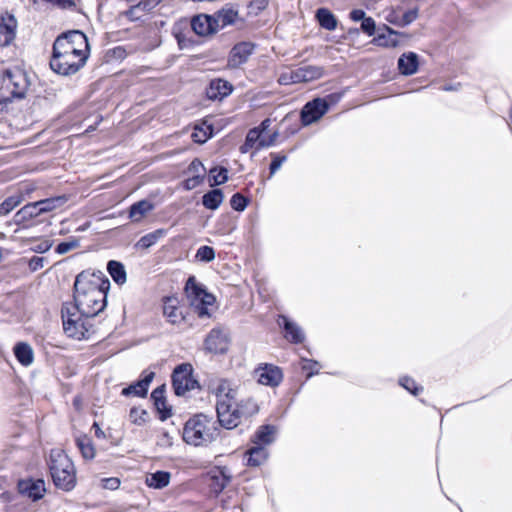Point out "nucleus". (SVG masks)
I'll return each mask as SVG.
<instances>
[{
  "instance_id": "obj_6",
  "label": "nucleus",
  "mask_w": 512,
  "mask_h": 512,
  "mask_svg": "<svg viewBox=\"0 0 512 512\" xmlns=\"http://www.w3.org/2000/svg\"><path fill=\"white\" fill-rule=\"evenodd\" d=\"M171 381L176 396H183L186 392L199 387L198 381L193 377V367L190 363L178 364L172 372Z\"/></svg>"
},
{
  "instance_id": "obj_24",
  "label": "nucleus",
  "mask_w": 512,
  "mask_h": 512,
  "mask_svg": "<svg viewBox=\"0 0 512 512\" xmlns=\"http://www.w3.org/2000/svg\"><path fill=\"white\" fill-rule=\"evenodd\" d=\"M64 333L73 339L82 340L87 338L89 328L85 325L86 322H62ZM91 327V323L87 322Z\"/></svg>"
},
{
  "instance_id": "obj_36",
  "label": "nucleus",
  "mask_w": 512,
  "mask_h": 512,
  "mask_svg": "<svg viewBox=\"0 0 512 512\" xmlns=\"http://www.w3.org/2000/svg\"><path fill=\"white\" fill-rule=\"evenodd\" d=\"M224 194L221 189H213L202 197V203L205 208L216 210L223 202Z\"/></svg>"
},
{
  "instance_id": "obj_49",
  "label": "nucleus",
  "mask_w": 512,
  "mask_h": 512,
  "mask_svg": "<svg viewBox=\"0 0 512 512\" xmlns=\"http://www.w3.org/2000/svg\"><path fill=\"white\" fill-rule=\"evenodd\" d=\"M195 257L202 262H211L215 258V251L210 246H201L198 248Z\"/></svg>"
},
{
  "instance_id": "obj_62",
  "label": "nucleus",
  "mask_w": 512,
  "mask_h": 512,
  "mask_svg": "<svg viewBox=\"0 0 512 512\" xmlns=\"http://www.w3.org/2000/svg\"><path fill=\"white\" fill-rule=\"evenodd\" d=\"M236 395H237L236 390L230 385L229 390H227L225 392V397L223 398V400L227 401L228 403H232L234 405L236 403L235 402Z\"/></svg>"
},
{
  "instance_id": "obj_27",
  "label": "nucleus",
  "mask_w": 512,
  "mask_h": 512,
  "mask_svg": "<svg viewBox=\"0 0 512 512\" xmlns=\"http://www.w3.org/2000/svg\"><path fill=\"white\" fill-rule=\"evenodd\" d=\"M382 30L383 32L379 33L373 40L377 45L383 47H396L399 45V36L401 33L386 25H384Z\"/></svg>"
},
{
  "instance_id": "obj_32",
  "label": "nucleus",
  "mask_w": 512,
  "mask_h": 512,
  "mask_svg": "<svg viewBox=\"0 0 512 512\" xmlns=\"http://www.w3.org/2000/svg\"><path fill=\"white\" fill-rule=\"evenodd\" d=\"M170 478V472L157 470L146 477V484L153 489H163L169 485Z\"/></svg>"
},
{
  "instance_id": "obj_48",
  "label": "nucleus",
  "mask_w": 512,
  "mask_h": 512,
  "mask_svg": "<svg viewBox=\"0 0 512 512\" xmlns=\"http://www.w3.org/2000/svg\"><path fill=\"white\" fill-rule=\"evenodd\" d=\"M187 174L191 177L198 176V179H204L205 167L199 159H194L187 169Z\"/></svg>"
},
{
  "instance_id": "obj_19",
  "label": "nucleus",
  "mask_w": 512,
  "mask_h": 512,
  "mask_svg": "<svg viewBox=\"0 0 512 512\" xmlns=\"http://www.w3.org/2000/svg\"><path fill=\"white\" fill-rule=\"evenodd\" d=\"M276 432L277 428L273 424L261 425L251 438V443L266 448L275 441Z\"/></svg>"
},
{
  "instance_id": "obj_44",
  "label": "nucleus",
  "mask_w": 512,
  "mask_h": 512,
  "mask_svg": "<svg viewBox=\"0 0 512 512\" xmlns=\"http://www.w3.org/2000/svg\"><path fill=\"white\" fill-rule=\"evenodd\" d=\"M131 52L132 49L127 50V48L124 46L113 47L106 51L105 61L110 62L113 60H123Z\"/></svg>"
},
{
  "instance_id": "obj_58",
  "label": "nucleus",
  "mask_w": 512,
  "mask_h": 512,
  "mask_svg": "<svg viewBox=\"0 0 512 512\" xmlns=\"http://www.w3.org/2000/svg\"><path fill=\"white\" fill-rule=\"evenodd\" d=\"M76 247H78L77 241L62 242L57 245L56 252L58 254H65V253L75 249Z\"/></svg>"
},
{
  "instance_id": "obj_54",
  "label": "nucleus",
  "mask_w": 512,
  "mask_h": 512,
  "mask_svg": "<svg viewBox=\"0 0 512 512\" xmlns=\"http://www.w3.org/2000/svg\"><path fill=\"white\" fill-rule=\"evenodd\" d=\"M121 481L118 477H107L100 479L99 485L108 490H116L119 488Z\"/></svg>"
},
{
  "instance_id": "obj_15",
  "label": "nucleus",
  "mask_w": 512,
  "mask_h": 512,
  "mask_svg": "<svg viewBox=\"0 0 512 512\" xmlns=\"http://www.w3.org/2000/svg\"><path fill=\"white\" fill-rule=\"evenodd\" d=\"M17 21L8 13H0V46L11 44L16 35Z\"/></svg>"
},
{
  "instance_id": "obj_25",
  "label": "nucleus",
  "mask_w": 512,
  "mask_h": 512,
  "mask_svg": "<svg viewBox=\"0 0 512 512\" xmlns=\"http://www.w3.org/2000/svg\"><path fill=\"white\" fill-rule=\"evenodd\" d=\"M418 55L414 52L404 53L398 59V69L403 75H413L418 70Z\"/></svg>"
},
{
  "instance_id": "obj_59",
  "label": "nucleus",
  "mask_w": 512,
  "mask_h": 512,
  "mask_svg": "<svg viewBox=\"0 0 512 512\" xmlns=\"http://www.w3.org/2000/svg\"><path fill=\"white\" fill-rule=\"evenodd\" d=\"M278 82L281 85H290V84L297 83L296 79H294V72H293V70L289 71V72L282 73L279 76Z\"/></svg>"
},
{
  "instance_id": "obj_5",
  "label": "nucleus",
  "mask_w": 512,
  "mask_h": 512,
  "mask_svg": "<svg viewBox=\"0 0 512 512\" xmlns=\"http://www.w3.org/2000/svg\"><path fill=\"white\" fill-rule=\"evenodd\" d=\"M49 469L54 484L65 491L74 488L76 482L75 468L70 458L60 449L50 453Z\"/></svg>"
},
{
  "instance_id": "obj_11",
  "label": "nucleus",
  "mask_w": 512,
  "mask_h": 512,
  "mask_svg": "<svg viewBox=\"0 0 512 512\" xmlns=\"http://www.w3.org/2000/svg\"><path fill=\"white\" fill-rule=\"evenodd\" d=\"M216 414L219 426L227 430L236 428L241 420L234 405L223 399L217 400Z\"/></svg>"
},
{
  "instance_id": "obj_20",
  "label": "nucleus",
  "mask_w": 512,
  "mask_h": 512,
  "mask_svg": "<svg viewBox=\"0 0 512 512\" xmlns=\"http://www.w3.org/2000/svg\"><path fill=\"white\" fill-rule=\"evenodd\" d=\"M281 334L291 344H300L305 340V332L296 322H278Z\"/></svg>"
},
{
  "instance_id": "obj_52",
  "label": "nucleus",
  "mask_w": 512,
  "mask_h": 512,
  "mask_svg": "<svg viewBox=\"0 0 512 512\" xmlns=\"http://www.w3.org/2000/svg\"><path fill=\"white\" fill-rule=\"evenodd\" d=\"M230 385L231 382L227 379H220L218 381L217 386L213 389V393L216 395L217 400L225 397V392L229 390Z\"/></svg>"
},
{
  "instance_id": "obj_42",
  "label": "nucleus",
  "mask_w": 512,
  "mask_h": 512,
  "mask_svg": "<svg viewBox=\"0 0 512 512\" xmlns=\"http://www.w3.org/2000/svg\"><path fill=\"white\" fill-rule=\"evenodd\" d=\"M228 180V170L225 167H214L209 171L210 186H218Z\"/></svg>"
},
{
  "instance_id": "obj_56",
  "label": "nucleus",
  "mask_w": 512,
  "mask_h": 512,
  "mask_svg": "<svg viewBox=\"0 0 512 512\" xmlns=\"http://www.w3.org/2000/svg\"><path fill=\"white\" fill-rule=\"evenodd\" d=\"M98 291L104 293V295H107V292L110 288V281L109 279L104 275L102 274V277H99L98 276ZM104 304L103 306H105L106 304V296H104V300H103ZM104 307H101V309H98V313L103 309Z\"/></svg>"
},
{
  "instance_id": "obj_34",
  "label": "nucleus",
  "mask_w": 512,
  "mask_h": 512,
  "mask_svg": "<svg viewBox=\"0 0 512 512\" xmlns=\"http://www.w3.org/2000/svg\"><path fill=\"white\" fill-rule=\"evenodd\" d=\"M236 413H238L240 419L241 418H249L258 413L259 407L257 403L251 399H243L240 402L235 403Z\"/></svg>"
},
{
  "instance_id": "obj_57",
  "label": "nucleus",
  "mask_w": 512,
  "mask_h": 512,
  "mask_svg": "<svg viewBox=\"0 0 512 512\" xmlns=\"http://www.w3.org/2000/svg\"><path fill=\"white\" fill-rule=\"evenodd\" d=\"M361 29L369 36L375 34L376 24L373 18L366 17L361 23Z\"/></svg>"
},
{
  "instance_id": "obj_23",
  "label": "nucleus",
  "mask_w": 512,
  "mask_h": 512,
  "mask_svg": "<svg viewBox=\"0 0 512 512\" xmlns=\"http://www.w3.org/2000/svg\"><path fill=\"white\" fill-rule=\"evenodd\" d=\"M212 17L214 25L217 28V31H219L236 22L238 19V11L231 7H225L214 13Z\"/></svg>"
},
{
  "instance_id": "obj_53",
  "label": "nucleus",
  "mask_w": 512,
  "mask_h": 512,
  "mask_svg": "<svg viewBox=\"0 0 512 512\" xmlns=\"http://www.w3.org/2000/svg\"><path fill=\"white\" fill-rule=\"evenodd\" d=\"M272 162L270 164V177L274 175L282 166V164L287 160L285 155H279L272 153Z\"/></svg>"
},
{
  "instance_id": "obj_7",
  "label": "nucleus",
  "mask_w": 512,
  "mask_h": 512,
  "mask_svg": "<svg viewBox=\"0 0 512 512\" xmlns=\"http://www.w3.org/2000/svg\"><path fill=\"white\" fill-rule=\"evenodd\" d=\"M3 83L14 98H23L29 87V80L24 70L20 68L7 69L4 73Z\"/></svg>"
},
{
  "instance_id": "obj_38",
  "label": "nucleus",
  "mask_w": 512,
  "mask_h": 512,
  "mask_svg": "<svg viewBox=\"0 0 512 512\" xmlns=\"http://www.w3.org/2000/svg\"><path fill=\"white\" fill-rule=\"evenodd\" d=\"M67 201L65 196H58L54 198H47L44 200L36 201V205L39 207L41 214L50 212L63 206Z\"/></svg>"
},
{
  "instance_id": "obj_63",
  "label": "nucleus",
  "mask_w": 512,
  "mask_h": 512,
  "mask_svg": "<svg viewBox=\"0 0 512 512\" xmlns=\"http://www.w3.org/2000/svg\"><path fill=\"white\" fill-rule=\"evenodd\" d=\"M365 12L361 9H355L350 12V18L357 22V21H363L366 16Z\"/></svg>"
},
{
  "instance_id": "obj_16",
  "label": "nucleus",
  "mask_w": 512,
  "mask_h": 512,
  "mask_svg": "<svg viewBox=\"0 0 512 512\" xmlns=\"http://www.w3.org/2000/svg\"><path fill=\"white\" fill-rule=\"evenodd\" d=\"M18 491L22 496L28 497L33 501L43 497L45 484L41 479H24L18 482Z\"/></svg>"
},
{
  "instance_id": "obj_46",
  "label": "nucleus",
  "mask_w": 512,
  "mask_h": 512,
  "mask_svg": "<svg viewBox=\"0 0 512 512\" xmlns=\"http://www.w3.org/2000/svg\"><path fill=\"white\" fill-rule=\"evenodd\" d=\"M129 419L133 424L141 426L148 421V412L145 409L132 407L129 411Z\"/></svg>"
},
{
  "instance_id": "obj_41",
  "label": "nucleus",
  "mask_w": 512,
  "mask_h": 512,
  "mask_svg": "<svg viewBox=\"0 0 512 512\" xmlns=\"http://www.w3.org/2000/svg\"><path fill=\"white\" fill-rule=\"evenodd\" d=\"M38 205H36V202L29 203L22 207L15 215L17 218V221H26L32 218H35L41 214L39 211Z\"/></svg>"
},
{
  "instance_id": "obj_40",
  "label": "nucleus",
  "mask_w": 512,
  "mask_h": 512,
  "mask_svg": "<svg viewBox=\"0 0 512 512\" xmlns=\"http://www.w3.org/2000/svg\"><path fill=\"white\" fill-rule=\"evenodd\" d=\"M165 235V230L158 229L154 232L142 236L137 242L136 246L141 249H148L153 246L160 238Z\"/></svg>"
},
{
  "instance_id": "obj_13",
  "label": "nucleus",
  "mask_w": 512,
  "mask_h": 512,
  "mask_svg": "<svg viewBox=\"0 0 512 512\" xmlns=\"http://www.w3.org/2000/svg\"><path fill=\"white\" fill-rule=\"evenodd\" d=\"M232 479V476L227 467H217L211 471L208 476V487L209 491L215 497H218L223 490L228 486Z\"/></svg>"
},
{
  "instance_id": "obj_60",
  "label": "nucleus",
  "mask_w": 512,
  "mask_h": 512,
  "mask_svg": "<svg viewBox=\"0 0 512 512\" xmlns=\"http://www.w3.org/2000/svg\"><path fill=\"white\" fill-rule=\"evenodd\" d=\"M45 258L39 256H33L29 261V268L35 272L44 267Z\"/></svg>"
},
{
  "instance_id": "obj_35",
  "label": "nucleus",
  "mask_w": 512,
  "mask_h": 512,
  "mask_svg": "<svg viewBox=\"0 0 512 512\" xmlns=\"http://www.w3.org/2000/svg\"><path fill=\"white\" fill-rule=\"evenodd\" d=\"M107 270L114 282L118 285H122L126 282V270L121 262L115 260L109 261L107 264Z\"/></svg>"
},
{
  "instance_id": "obj_30",
  "label": "nucleus",
  "mask_w": 512,
  "mask_h": 512,
  "mask_svg": "<svg viewBox=\"0 0 512 512\" xmlns=\"http://www.w3.org/2000/svg\"><path fill=\"white\" fill-rule=\"evenodd\" d=\"M76 444L82 455L86 460H92L95 457V447L91 436L80 434L76 436Z\"/></svg>"
},
{
  "instance_id": "obj_9",
  "label": "nucleus",
  "mask_w": 512,
  "mask_h": 512,
  "mask_svg": "<svg viewBox=\"0 0 512 512\" xmlns=\"http://www.w3.org/2000/svg\"><path fill=\"white\" fill-rule=\"evenodd\" d=\"M155 378V372L145 369L141 372L139 379L131 382L121 390V396L146 398L149 387Z\"/></svg>"
},
{
  "instance_id": "obj_28",
  "label": "nucleus",
  "mask_w": 512,
  "mask_h": 512,
  "mask_svg": "<svg viewBox=\"0 0 512 512\" xmlns=\"http://www.w3.org/2000/svg\"><path fill=\"white\" fill-rule=\"evenodd\" d=\"M157 4L156 0H145V2H135L131 8L125 12V15L131 20H140Z\"/></svg>"
},
{
  "instance_id": "obj_33",
  "label": "nucleus",
  "mask_w": 512,
  "mask_h": 512,
  "mask_svg": "<svg viewBox=\"0 0 512 512\" xmlns=\"http://www.w3.org/2000/svg\"><path fill=\"white\" fill-rule=\"evenodd\" d=\"M315 17L322 28L328 31H333L337 28L338 21L334 14L329 9H317Z\"/></svg>"
},
{
  "instance_id": "obj_14",
  "label": "nucleus",
  "mask_w": 512,
  "mask_h": 512,
  "mask_svg": "<svg viewBox=\"0 0 512 512\" xmlns=\"http://www.w3.org/2000/svg\"><path fill=\"white\" fill-rule=\"evenodd\" d=\"M151 401L161 421H166L173 414L172 406L167 403L166 399V385L162 384L156 387L151 395Z\"/></svg>"
},
{
  "instance_id": "obj_50",
  "label": "nucleus",
  "mask_w": 512,
  "mask_h": 512,
  "mask_svg": "<svg viewBox=\"0 0 512 512\" xmlns=\"http://www.w3.org/2000/svg\"><path fill=\"white\" fill-rule=\"evenodd\" d=\"M278 137V132L275 131L270 135H266L264 132H260L259 144H257V151L274 145Z\"/></svg>"
},
{
  "instance_id": "obj_8",
  "label": "nucleus",
  "mask_w": 512,
  "mask_h": 512,
  "mask_svg": "<svg viewBox=\"0 0 512 512\" xmlns=\"http://www.w3.org/2000/svg\"><path fill=\"white\" fill-rule=\"evenodd\" d=\"M254 375L258 383L275 388L279 386L284 378L283 370L271 363H260L254 369Z\"/></svg>"
},
{
  "instance_id": "obj_29",
  "label": "nucleus",
  "mask_w": 512,
  "mask_h": 512,
  "mask_svg": "<svg viewBox=\"0 0 512 512\" xmlns=\"http://www.w3.org/2000/svg\"><path fill=\"white\" fill-rule=\"evenodd\" d=\"M14 355L18 362L23 366H30L34 360V352L32 347L25 342H19L14 346Z\"/></svg>"
},
{
  "instance_id": "obj_61",
  "label": "nucleus",
  "mask_w": 512,
  "mask_h": 512,
  "mask_svg": "<svg viewBox=\"0 0 512 512\" xmlns=\"http://www.w3.org/2000/svg\"><path fill=\"white\" fill-rule=\"evenodd\" d=\"M201 182H202V180L198 179V176H194V177L189 176L184 181V188L186 190H192V189L196 188L198 185H200Z\"/></svg>"
},
{
  "instance_id": "obj_21",
  "label": "nucleus",
  "mask_w": 512,
  "mask_h": 512,
  "mask_svg": "<svg viewBox=\"0 0 512 512\" xmlns=\"http://www.w3.org/2000/svg\"><path fill=\"white\" fill-rule=\"evenodd\" d=\"M233 90L232 85L223 79H214L206 89V95L210 100H221Z\"/></svg>"
},
{
  "instance_id": "obj_39",
  "label": "nucleus",
  "mask_w": 512,
  "mask_h": 512,
  "mask_svg": "<svg viewBox=\"0 0 512 512\" xmlns=\"http://www.w3.org/2000/svg\"><path fill=\"white\" fill-rule=\"evenodd\" d=\"M260 132L261 130L259 128H253L249 130L244 144L240 147L241 153H247L251 149H255L257 151V144H259Z\"/></svg>"
},
{
  "instance_id": "obj_10",
  "label": "nucleus",
  "mask_w": 512,
  "mask_h": 512,
  "mask_svg": "<svg viewBox=\"0 0 512 512\" xmlns=\"http://www.w3.org/2000/svg\"><path fill=\"white\" fill-rule=\"evenodd\" d=\"M230 338L222 328H213L204 340V349L212 354H225L229 349Z\"/></svg>"
},
{
  "instance_id": "obj_37",
  "label": "nucleus",
  "mask_w": 512,
  "mask_h": 512,
  "mask_svg": "<svg viewBox=\"0 0 512 512\" xmlns=\"http://www.w3.org/2000/svg\"><path fill=\"white\" fill-rule=\"evenodd\" d=\"M212 133V126L203 122L201 124L195 125L191 134V138L195 143L203 144L212 136Z\"/></svg>"
},
{
  "instance_id": "obj_26",
  "label": "nucleus",
  "mask_w": 512,
  "mask_h": 512,
  "mask_svg": "<svg viewBox=\"0 0 512 512\" xmlns=\"http://www.w3.org/2000/svg\"><path fill=\"white\" fill-rule=\"evenodd\" d=\"M293 72L297 83L310 82L319 79L323 75L322 68L311 65L299 67L293 70Z\"/></svg>"
},
{
  "instance_id": "obj_12",
  "label": "nucleus",
  "mask_w": 512,
  "mask_h": 512,
  "mask_svg": "<svg viewBox=\"0 0 512 512\" xmlns=\"http://www.w3.org/2000/svg\"><path fill=\"white\" fill-rule=\"evenodd\" d=\"M329 105L321 98L306 103L301 111V122L304 126L318 121L327 111Z\"/></svg>"
},
{
  "instance_id": "obj_31",
  "label": "nucleus",
  "mask_w": 512,
  "mask_h": 512,
  "mask_svg": "<svg viewBox=\"0 0 512 512\" xmlns=\"http://www.w3.org/2000/svg\"><path fill=\"white\" fill-rule=\"evenodd\" d=\"M153 208L154 205L148 200L138 201L130 207L129 218L133 222H140Z\"/></svg>"
},
{
  "instance_id": "obj_22",
  "label": "nucleus",
  "mask_w": 512,
  "mask_h": 512,
  "mask_svg": "<svg viewBox=\"0 0 512 512\" xmlns=\"http://www.w3.org/2000/svg\"><path fill=\"white\" fill-rule=\"evenodd\" d=\"M268 456L266 448L252 444L245 452L243 460L249 467H259L268 459Z\"/></svg>"
},
{
  "instance_id": "obj_64",
  "label": "nucleus",
  "mask_w": 512,
  "mask_h": 512,
  "mask_svg": "<svg viewBox=\"0 0 512 512\" xmlns=\"http://www.w3.org/2000/svg\"><path fill=\"white\" fill-rule=\"evenodd\" d=\"M52 244L49 241H42L38 243L33 250L37 253H44L51 248Z\"/></svg>"
},
{
  "instance_id": "obj_45",
  "label": "nucleus",
  "mask_w": 512,
  "mask_h": 512,
  "mask_svg": "<svg viewBox=\"0 0 512 512\" xmlns=\"http://www.w3.org/2000/svg\"><path fill=\"white\" fill-rule=\"evenodd\" d=\"M21 195H12L0 204V217L6 216L22 202Z\"/></svg>"
},
{
  "instance_id": "obj_43",
  "label": "nucleus",
  "mask_w": 512,
  "mask_h": 512,
  "mask_svg": "<svg viewBox=\"0 0 512 512\" xmlns=\"http://www.w3.org/2000/svg\"><path fill=\"white\" fill-rule=\"evenodd\" d=\"M398 384L414 396L419 395L424 390L423 386L417 384L413 378L407 375L400 377Z\"/></svg>"
},
{
  "instance_id": "obj_51",
  "label": "nucleus",
  "mask_w": 512,
  "mask_h": 512,
  "mask_svg": "<svg viewBox=\"0 0 512 512\" xmlns=\"http://www.w3.org/2000/svg\"><path fill=\"white\" fill-rule=\"evenodd\" d=\"M230 205L236 211H243L247 206V199L243 195L236 193L231 197Z\"/></svg>"
},
{
  "instance_id": "obj_47",
  "label": "nucleus",
  "mask_w": 512,
  "mask_h": 512,
  "mask_svg": "<svg viewBox=\"0 0 512 512\" xmlns=\"http://www.w3.org/2000/svg\"><path fill=\"white\" fill-rule=\"evenodd\" d=\"M302 369L307 371L306 379L317 375L319 373L320 363L317 360L301 357Z\"/></svg>"
},
{
  "instance_id": "obj_4",
  "label": "nucleus",
  "mask_w": 512,
  "mask_h": 512,
  "mask_svg": "<svg viewBox=\"0 0 512 512\" xmlns=\"http://www.w3.org/2000/svg\"><path fill=\"white\" fill-rule=\"evenodd\" d=\"M220 435L217 422L211 416L198 413L190 417L184 424L183 441L195 447L208 446Z\"/></svg>"
},
{
  "instance_id": "obj_18",
  "label": "nucleus",
  "mask_w": 512,
  "mask_h": 512,
  "mask_svg": "<svg viewBox=\"0 0 512 512\" xmlns=\"http://www.w3.org/2000/svg\"><path fill=\"white\" fill-rule=\"evenodd\" d=\"M191 27L199 36H209L218 32L212 15L207 14L194 16L191 20Z\"/></svg>"
},
{
  "instance_id": "obj_1",
  "label": "nucleus",
  "mask_w": 512,
  "mask_h": 512,
  "mask_svg": "<svg viewBox=\"0 0 512 512\" xmlns=\"http://www.w3.org/2000/svg\"><path fill=\"white\" fill-rule=\"evenodd\" d=\"M185 293L189 305L182 304L176 296H166L162 299L163 315L168 318H211L218 309L216 297L207 292L202 284L190 276L185 284Z\"/></svg>"
},
{
  "instance_id": "obj_55",
  "label": "nucleus",
  "mask_w": 512,
  "mask_h": 512,
  "mask_svg": "<svg viewBox=\"0 0 512 512\" xmlns=\"http://www.w3.org/2000/svg\"><path fill=\"white\" fill-rule=\"evenodd\" d=\"M418 17V9L413 8L408 11H406L400 19L399 26H407L413 21H415Z\"/></svg>"
},
{
  "instance_id": "obj_17",
  "label": "nucleus",
  "mask_w": 512,
  "mask_h": 512,
  "mask_svg": "<svg viewBox=\"0 0 512 512\" xmlns=\"http://www.w3.org/2000/svg\"><path fill=\"white\" fill-rule=\"evenodd\" d=\"M254 50V45L250 42H241L236 44L229 55L228 65L232 68H238L246 63Z\"/></svg>"
},
{
  "instance_id": "obj_2",
  "label": "nucleus",
  "mask_w": 512,
  "mask_h": 512,
  "mask_svg": "<svg viewBox=\"0 0 512 512\" xmlns=\"http://www.w3.org/2000/svg\"><path fill=\"white\" fill-rule=\"evenodd\" d=\"M89 56V44L86 35L72 30L59 35L53 44L51 69L63 76L77 73Z\"/></svg>"
},
{
  "instance_id": "obj_3",
  "label": "nucleus",
  "mask_w": 512,
  "mask_h": 512,
  "mask_svg": "<svg viewBox=\"0 0 512 512\" xmlns=\"http://www.w3.org/2000/svg\"><path fill=\"white\" fill-rule=\"evenodd\" d=\"M74 303H65L62 307V320H74L77 314L84 318L96 316V280L95 273L91 271L81 272L74 283Z\"/></svg>"
}]
</instances>
